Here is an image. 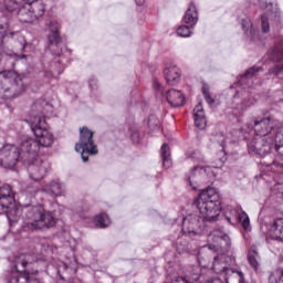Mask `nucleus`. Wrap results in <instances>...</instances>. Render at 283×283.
<instances>
[{"label":"nucleus","instance_id":"obj_35","mask_svg":"<svg viewBox=\"0 0 283 283\" xmlns=\"http://www.w3.org/2000/svg\"><path fill=\"white\" fill-rule=\"evenodd\" d=\"M238 222H241L243 229H249L250 227V220H249V216L247 214V212H240V214H238Z\"/></svg>","mask_w":283,"mask_h":283},{"label":"nucleus","instance_id":"obj_45","mask_svg":"<svg viewBox=\"0 0 283 283\" xmlns=\"http://www.w3.org/2000/svg\"><path fill=\"white\" fill-rule=\"evenodd\" d=\"M260 7L263 8L264 10L271 11L273 8V3L271 2H260Z\"/></svg>","mask_w":283,"mask_h":283},{"label":"nucleus","instance_id":"obj_36","mask_svg":"<svg viewBox=\"0 0 283 283\" xmlns=\"http://www.w3.org/2000/svg\"><path fill=\"white\" fill-rule=\"evenodd\" d=\"M270 283H283V270L277 271L275 274H271L269 277Z\"/></svg>","mask_w":283,"mask_h":283},{"label":"nucleus","instance_id":"obj_26","mask_svg":"<svg viewBox=\"0 0 283 283\" xmlns=\"http://www.w3.org/2000/svg\"><path fill=\"white\" fill-rule=\"evenodd\" d=\"M29 4L33 17H35V21H39L45 14V4L41 0L29 2Z\"/></svg>","mask_w":283,"mask_h":283},{"label":"nucleus","instance_id":"obj_2","mask_svg":"<svg viewBox=\"0 0 283 283\" xmlns=\"http://www.w3.org/2000/svg\"><path fill=\"white\" fill-rule=\"evenodd\" d=\"M29 123L31 132L38 137V140L28 137L21 143L22 154H31V158H35L41 147H52L54 143V134L51 133L50 126L45 123L43 113H32Z\"/></svg>","mask_w":283,"mask_h":283},{"label":"nucleus","instance_id":"obj_50","mask_svg":"<svg viewBox=\"0 0 283 283\" xmlns=\"http://www.w3.org/2000/svg\"><path fill=\"white\" fill-rule=\"evenodd\" d=\"M222 149H224V139L221 140Z\"/></svg>","mask_w":283,"mask_h":283},{"label":"nucleus","instance_id":"obj_43","mask_svg":"<svg viewBox=\"0 0 283 283\" xmlns=\"http://www.w3.org/2000/svg\"><path fill=\"white\" fill-rule=\"evenodd\" d=\"M274 191H276L279 196H283V181L276 182V185L274 186Z\"/></svg>","mask_w":283,"mask_h":283},{"label":"nucleus","instance_id":"obj_5","mask_svg":"<svg viewBox=\"0 0 283 283\" xmlns=\"http://www.w3.org/2000/svg\"><path fill=\"white\" fill-rule=\"evenodd\" d=\"M213 251L217 253L213 262L219 258L222 269H227V262H231V258L227 255L231 251V237H229L224 227L213 230Z\"/></svg>","mask_w":283,"mask_h":283},{"label":"nucleus","instance_id":"obj_49","mask_svg":"<svg viewBox=\"0 0 283 283\" xmlns=\"http://www.w3.org/2000/svg\"><path fill=\"white\" fill-rule=\"evenodd\" d=\"M135 2L137 6H144L145 0H135Z\"/></svg>","mask_w":283,"mask_h":283},{"label":"nucleus","instance_id":"obj_38","mask_svg":"<svg viewBox=\"0 0 283 283\" xmlns=\"http://www.w3.org/2000/svg\"><path fill=\"white\" fill-rule=\"evenodd\" d=\"M268 167H270V169H271V171H273V174H283V164L274 161V163L268 165Z\"/></svg>","mask_w":283,"mask_h":283},{"label":"nucleus","instance_id":"obj_48","mask_svg":"<svg viewBox=\"0 0 283 283\" xmlns=\"http://www.w3.org/2000/svg\"><path fill=\"white\" fill-rule=\"evenodd\" d=\"M160 83H158V81H154V88L157 90L158 92H160Z\"/></svg>","mask_w":283,"mask_h":283},{"label":"nucleus","instance_id":"obj_52","mask_svg":"<svg viewBox=\"0 0 283 283\" xmlns=\"http://www.w3.org/2000/svg\"><path fill=\"white\" fill-rule=\"evenodd\" d=\"M214 196H218V198H220V195H218V191L214 190Z\"/></svg>","mask_w":283,"mask_h":283},{"label":"nucleus","instance_id":"obj_51","mask_svg":"<svg viewBox=\"0 0 283 283\" xmlns=\"http://www.w3.org/2000/svg\"><path fill=\"white\" fill-rule=\"evenodd\" d=\"M205 283H213V280H208V281H206Z\"/></svg>","mask_w":283,"mask_h":283},{"label":"nucleus","instance_id":"obj_10","mask_svg":"<svg viewBox=\"0 0 283 283\" xmlns=\"http://www.w3.org/2000/svg\"><path fill=\"white\" fill-rule=\"evenodd\" d=\"M25 158L23 150H19V147L7 144L0 149V164L4 167H13L19 163V158Z\"/></svg>","mask_w":283,"mask_h":283},{"label":"nucleus","instance_id":"obj_41","mask_svg":"<svg viewBox=\"0 0 283 283\" xmlns=\"http://www.w3.org/2000/svg\"><path fill=\"white\" fill-rule=\"evenodd\" d=\"M274 102L275 103H283V91L282 90H279V91L275 92Z\"/></svg>","mask_w":283,"mask_h":283},{"label":"nucleus","instance_id":"obj_31","mask_svg":"<svg viewBox=\"0 0 283 283\" xmlns=\"http://www.w3.org/2000/svg\"><path fill=\"white\" fill-rule=\"evenodd\" d=\"M193 34V27L191 25H180L177 29V35L181 36L182 39H189Z\"/></svg>","mask_w":283,"mask_h":283},{"label":"nucleus","instance_id":"obj_47","mask_svg":"<svg viewBox=\"0 0 283 283\" xmlns=\"http://www.w3.org/2000/svg\"><path fill=\"white\" fill-rule=\"evenodd\" d=\"M28 55L25 54H22V55H19V54H13L11 55V59H14L15 61H19L21 59H25Z\"/></svg>","mask_w":283,"mask_h":283},{"label":"nucleus","instance_id":"obj_4","mask_svg":"<svg viewBox=\"0 0 283 283\" xmlns=\"http://www.w3.org/2000/svg\"><path fill=\"white\" fill-rule=\"evenodd\" d=\"M24 92L23 75H20L14 70L0 72V98H17Z\"/></svg>","mask_w":283,"mask_h":283},{"label":"nucleus","instance_id":"obj_30","mask_svg":"<svg viewBox=\"0 0 283 283\" xmlns=\"http://www.w3.org/2000/svg\"><path fill=\"white\" fill-rule=\"evenodd\" d=\"M94 222L96 227H99L101 229H105L109 227V224L112 223V221L109 220V217L105 213H99L95 216Z\"/></svg>","mask_w":283,"mask_h":283},{"label":"nucleus","instance_id":"obj_33","mask_svg":"<svg viewBox=\"0 0 283 283\" xmlns=\"http://www.w3.org/2000/svg\"><path fill=\"white\" fill-rule=\"evenodd\" d=\"M8 283H39L36 280H32L28 282V277L23 276L19 273H13L11 277H9Z\"/></svg>","mask_w":283,"mask_h":283},{"label":"nucleus","instance_id":"obj_46","mask_svg":"<svg viewBox=\"0 0 283 283\" xmlns=\"http://www.w3.org/2000/svg\"><path fill=\"white\" fill-rule=\"evenodd\" d=\"M0 41L3 36H6V30H8V24H0Z\"/></svg>","mask_w":283,"mask_h":283},{"label":"nucleus","instance_id":"obj_15","mask_svg":"<svg viewBox=\"0 0 283 283\" xmlns=\"http://www.w3.org/2000/svg\"><path fill=\"white\" fill-rule=\"evenodd\" d=\"M18 8V18L21 23H34L36 21L29 2H21Z\"/></svg>","mask_w":283,"mask_h":283},{"label":"nucleus","instance_id":"obj_32","mask_svg":"<svg viewBox=\"0 0 283 283\" xmlns=\"http://www.w3.org/2000/svg\"><path fill=\"white\" fill-rule=\"evenodd\" d=\"M191 222V217H187L184 219V228L182 231L185 235H196V228L193 227V223Z\"/></svg>","mask_w":283,"mask_h":283},{"label":"nucleus","instance_id":"obj_34","mask_svg":"<svg viewBox=\"0 0 283 283\" xmlns=\"http://www.w3.org/2000/svg\"><path fill=\"white\" fill-rule=\"evenodd\" d=\"M209 90H210L209 85L203 84L201 92H202L203 98L206 99L207 104L212 105L213 98L211 97V93L209 92Z\"/></svg>","mask_w":283,"mask_h":283},{"label":"nucleus","instance_id":"obj_25","mask_svg":"<svg viewBox=\"0 0 283 283\" xmlns=\"http://www.w3.org/2000/svg\"><path fill=\"white\" fill-rule=\"evenodd\" d=\"M270 234L274 240H283V219H276L271 229Z\"/></svg>","mask_w":283,"mask_h":283},{"label":"nucleus","instance_id":"obj_53","mask_svg":"<svg viewBox=\"0 0 283 283\" xmlns=\"http://www.w3.org/2000/svg\"><path fill=\"white\" fill-rule=\"evenodd\" d=\"M0 61H1V53H0Z\"/></svg>","mask_w":283,"mask_h":283},{"label":"nucleus","instance_id":"obj_8","mask_svg":"<svg viewBox=\"0 0 283 283\" xmlns=\"http://www.w3.org/2000/svg\"><path fill=\"white\" fill-rule=\"evenodd\" d=\"M75 151L81 154L83 163L88 160L83 154H88V156H96L98 154V148L94 144V133L87 127L80 129V142L75 145Z\"/></svg>","mask_w":283,"mask_h":283},{"label":"nucleus","instance_id":"obj_27","mask_svg":"<svg viewBox=\"0 0 283 283\" xmlns=\"http://www.w3.org/2000/svg\"><path fill=\"white\" fill-rule=\"evenodd\" d=\"M46 193H53V196H63V185L59 181H51L49 186L43 188Z\"/></svg>","mask_w":283,"mask_h":283},{"label":"nucleus","instance_id":"obj_17","mask_svg":"<svg viewBox=\"0 0 283 283\" xmlns=\"http://www.w3.org/2000/svg\"><path fill=\"white\" fill-rule=\"evenodd\" d=\"M209 170H211V167H195V169L190 172V176L188 177L190 187H192V189H196V182H198L200 178L209 176Z\"/></svg>","mask_w":283,"mask_h":283},{"label":"nucleus","instance_id":"obj_29","mask_svg":"<svg viewBox=\"0 0 283 283\" xmlns=\"http://www.w3.org/2000/svg\"><path fill=\"white\" fill-rule=\"evenodd\" d=\"M161 158H163V167L169 169L171 167V155L169 153V145L164 144L161 146Z\"/></svg>","mask_w":283,"mask_h":283},{"label":"nucleus","instance_id":"obj_42","mask_svg":"<svg viewBox=\"0 0 283 283\" xmlns=\"http://www.w3.org/2000/svg\"><path fill=\"white\" fill-rule=\"evenodd\" d=\"M254 103H255V99H253V98L244 99L242 102L241 109H247L248 107H251V105H253Z\"/></svg>","mask_w":283,"mask_h":283},{"label":"nucleus","instance_id":"obj_12","mask_svg":"<svg viewBox=\"0 0 283 283\" xmlns=\"http://www.w3.org/2000/svg\"><path fill=\"white\" fill-rule=\"evenodd\" d=\"M271 59L274 61V65L269 69V74L281 76V74H283V45H277L272 49Z\"/></svg>","mask_w":283,"mask_h":283},{"label":"nucleus","instance_id":"obj_40","mask_svg":"<svg viewBox=\"0 0 283 283\" xmlns=\"http://www.w3.org/2000/svg\"><path fill=\"white\" fill-rule=\"evenodd\" d=\"M24 193H28V196H34V193H36V191H39V188L34 187V186H27L25 188H23Z\"/></svg>","mask_w":283,"mask_h":283},{"label":"nucleus","instance_id":"obj_21","mask_svg":"<svg viewBox=\"0 0 283 283\" xmlns=\"http://www.w3.org/2000/svg\"><path fill=\"white\" fill-rule=\"evenodd\" d=\"M241 25L244 34H247L251 41H258V31L253 28V22H251L250 18H243Z\"/></svg>","mask_w":283,"mask_h":283},{"label":"nucleus","instance_id":"obj_19","mask_svg":"<svg viewBox=\"0 0 283 283\" xmlns=\"http://www.w3.org/2000/svg\"><path fill=\"white\" fill-rule=\"evenodd\" d=\"M184 23H186V25H190V28H195L198 23V8H196L193 2L189 4L184 15Z\"/></svg>","mask_w":283,"mask_h":283},{"label":"nucleus","instance_id":"obj_18","mask_svg":"<svg viewBox=\"0 0 283 283\" xmlns=\"http://www.w3.org/2000/svg\"><path fill=\"white\" fill-rule=\"evenodd\" d=\"M49 32L48 35L50 45H59L61 43V34L59 33L60 25L59 22L52 20L48 23Z\"/></svg>","mask_w":283,"mask_h":283},{"label":"nucleus","instance_id":"obj_14","mask_svg":"<svg viewBox=\"0 0 283 283\" xmlns=\"http://www.w3.org/2000/svg\"><path fill=\"white\" fill-rule=\"evenodd\" d=\"M260 72H264V69L260 66L250 67L239 80V85L242 87H253V80Z\"/></svg>","mask_w":283,"mask_h":283},{"label":"nucleus","instance_id":"obj_7","mask_svg":"<svg viewBox=\"0 0 283 283\" xmlns=\"http://www.w3.org/2000/svg\"><path fill=\"white\" fill-rule=\"evenodd\" d=\"M22 154H24V163L28 165V174L31 180H33V182H40V180H43L50 169V164L39 159V154H36L34 158H32L30 153Z\"/></svg>","mask_w":283,"mask_h":283},{"label":"nucleus","instance_id":"obj_23","mask_svg":"<svg viewBox=\"0 0 283 283\" xmlns=\"http://www.w3.org/2000/svg\"><path fill=\"white\" fill-rule=\"evenodd\" d=\"M276 151L283 159V127L280 128L273 137V145L271 151Z\"/></svg>","mask_w":283,"mask_h":283},{"label":"nucleus","instance_id":"obj_22","mask_svg":"<svg viewBox=\"0 0 283 283\" xmlns=\"http://www.w3.org/2000/svg\"><path fill=\"white\" fill-rule=\"evenodd\" d=\"M164 74L169 85H176L180 81V69L177 66H170L165 69Z\"/></svg>","mask_w":283,"mask_h":283},{"label":"nucleus","instance_id":"obj_13","mask_svg":"<svg viewBox=\"0 0 283 283\" xmlns=\"http://www.w3.org/2000/svg\"><path fill=\"white\" fill-rule=\"evenodd\" d=\"M25 258H27L25 255H20L14 259L13 269L9 277H12L14 273H19L23 277H27V282H32V280H36V279L30 277V274L23 273V271H25V269L28 268V264H30V262H28V259Z\"/></svg>","mask_w":283,"mask_h":283},{"label":"nucleus","instance_id":"obj_9","mask_svg":"<svg viewBox=\"0 0 283 283\" xmlns=\"http://www.w3.org/2000/svg\"><path fill=\"white\" fill-rule=\"evenodd\" d=\"M199 211L206 220H213V188L208 187L199 193Z\"/></svg>","mask_w":283,"mask_h":283},{"label":"nucleus","instance_id":"obj_11","mask_svg":"<svg viewBox=\"0 0 283 283\" xmlns=\"http://www.w3.org/2000/svg\"><path fill=\"white\" fill-rule=\"evenodd\" d=\"M239 214L240 212H238V210L233 209V207L231 206L222 209V201L220 199L214 201V222H217V220H223L224 222H229V224H233V222L231 221L232 218H235V220H238Z\"/></svg>","mask_w":283,"mask_h":283},{"label":"nucleus","instance_id":"obj_44","mask_svg":"<svg viewBox=\"0 0 283 283\" xmlns=\"http://www.w3.org/2000/svg\"><path fill=\"white\" fill-rule=\"evenodd\" d=\"M18 43L20 45V50H25L27 43H25V38L24 36L19 35L18 36Z\"/></svg>","mask_w":283,"mask_h":283},{"label":"nucleus","instance_id":"obj_39","mask_svg":"<svg viewBox=\"0 0 283 283\" xmlns=\"http://www.w3.org/2000/svg\"><path fill=\"white\" fill-rule=\"evenodd\" d=\"M190 279L192 280V282H198V280H200V266L197 265L192 268Z\"/></svg>","mask_w":283,"mask_h":283},{"label":"nucleus","instance_id":"obj_16","mask_svg":"<svg viewBox=\"0 0 283 283\" xmlns=\"http://www.w3.org/2000/svg\"><path fill=\"white\" fill-rule=\"evenodd\" d=\"M166 101L170 107H182L185 105V95H182V92L171 88L166 93Z\"/></svg>","mask_w":283,"mask_h":283},{"label":"nucleus","instance_id":"obj_1","mask_svg":"<svg viewBox=\"0 0 283 283\" xmlns=\"http://www.w3.org/2000/svg\"><path fill=\"white\" fill-rule=\"evenodd\" d=\"M23 211L27 214V219L22 223V230L24 231H43L56 224L54 214L45 211L43 206H27L23 208L14 201V192L10 185L0 187V214L6 213L10 227L19 222Z\"/></svg>","mask_w":283,"mask_h":283},{"label":"nucleus","instance_id":"obj_20","mask_svg":"<svg viewBox=\"0 0 283 283\" xmlns=\"http://www.w3.org/2000/svg\"><path fill=\"white\" fill-rule=\"evenodd\" d=\"M195 125L198 129H205L207 127V118H205V108L202 104H198L193 109Z\"/></svg>","mask_w":283,"mask_h":283},{"label":"nucleus","instance_id":"obj_3","mask_svg":"<svg viewBox=\"0 0 283 283\" xmlns=\"http://www.w3.org/2000/svg\"><path fill=\"white\" fill-rule=\"evenodd\" d=\"M275 125H277V123L271 117H265L260 120L255 119L253 122L254 132L258 137L254 138L250 147L258 156H266L273 150V138H275V134H277Z\"/></svg>","mask_w":283,"mask_h":283},{"label":"nucleus","instance_id":"obj_24","mask_svg":"<svg viewBox=\"0 0 283 283\" xmlns=\"http://www.w3.org/2000/svg\"><path fill=\"white\" fill-rule=\"evenodd\" d=\"M21 3H23V0H0V10L2 12H14V10H19Z\"/></svg>","mask_w":283,"mask_h":283},{"label":"nucleus","instance_id":"obj_37","mask_svg":"<svg viewBox=\"0 0 283 283\" xmlns=\"http://www.w3.org/2000/svg\"><path fill=\"white\" fill-rule=\"evenodd\" d=\"M261 25H262V32L265 34L271 31V27L269 24V15L263 14L261 15Z\"/></svg>","mask_w":283,"mask_h":283},{"label":"nucleus","instance_id":"obj_6","mask_svg":"<svg viewBox=\"0 0 283 283\" xmlns=\"http://www.w3.org/2000/svg\"><path fill=\"white\" fill-rule=\"evenodd\" d=\"M214 283H244V274L240 271L229 269V262H226V268L222 269L220 258L213 262Z\"/></svg>","mask_w":283,"mask_h":283},{"label":"nucleus","instance_id":"obj_28","mask_svg":"<svg viewBox=\"0 0 283 283\" xmlns=\"http://www.w3.org/2000/svg\"><path fill=\"white\" fill-rule=\"evenodd\" d=\"M248 262H249L250 266H252V269H254V271H258V269L260 266V253H258V251H255V250H249Z\"/></svg>","mask_w":283,"mask_h":283}]
</instances>
